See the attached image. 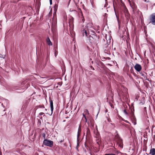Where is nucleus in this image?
<instances>
[{"instance_id": "nucleus-28", "label": "nucleus", "mask_w": 155, "mask_h": 155, "mask_svg": "<svg viewBox=\"0 0 155 155\" xmlns=\"http://www.w3.org/2000/svg\"><path fill=\"white\" fill-rule=\"evenodd\" d=\"M90 67L91 68L92 70H94V68L93 67H92V66H90Z\"/></svg>"}, {"instance_id": "nucleus-9", "label": "nucleus", "mask_w": 155, "mask_h": 155, "mask_svg": "<svg viewBox=\"0 0 155 155\" xmlns=\"http://www.w3.org/2000/svg\"><path fill=\"white\" fill-rule=\"evenodd\" d=\"M46 42L48 45L49 46L52 45V42L51 41L49 38L48 37L46 40Z\"/></svg>"}, {"instance_id": "nucleus-8", "label": "nucleus", "mask_w": 155, "mask_h": 155, "mask_svg": "<svg viewBox=\"0 0 155 155\" xmlns=\"http://www.w3.org/2000/svg\"><path fill=\"white\" fill-rule=\"evenodd\" d=\"M49 102L50 103L51 109V114H52L54 109L53 102V101L50 97L49 98Z\"/></svg>"}, {"instance_id": "nucleus-15", "label": "nucleus", "mask_w": 155, "mask_h": 155, "mask_svg": "<svg viewBox=\"0 0 155 155\" xmlns=\"http://www.w3.org/2000/svg\"><path fill=\"white\" fill-rule=\"evenodd\" d=\"M142 99L143 100V101L140 102V103L141 104H143L144 103L145 98L143 97L142 98Z\"/></svg>"}, {"instance_id": "nucleus-31", "label": "nucleus", "mask_w": 155, "mask_h": 155, "mask_svg": "<svg viewBox=\"0 0 155 155\" xmlns=\"http://www.w3.org/2000/svg\"><path fill=\"white\" fill-rule=\"evenodd\" d=\"M86 112H87V113L88 114H89L88 111V110H86Z\"/></svg>"}, {"instance_id": "nucleus-22", "label": "nucleus", "mask_w": 155, "mask_h": 155, "mask_svg": "<svg viewBox=\"0 0 155 155\" xmlns=\"http://www.w3.org/2000/svg\"><path fill=\"white\" fill-rule=\"evenodd\" d=\"M124 112L126 114H128L127 113V111H126V110H124Z\"/></svg>"}, {"instance_id": "nucleus-25", "label": "nucleus", "mask_w": 155, "mask_h": 155, "mask_svg": "<svg viewBox=\"0 0 155 155\" xmlns=\"http://www.w3.org/2000/svg\"><path fill=\"white\" fill-rule=\"evenodd\" d=\"M44 114V113H43V112H41V113H39V115H43V114Z\"/></svg>"}, {"instance_id": "nucleus-29", "label": "nucleus", "mask_w": 155, "mask_h": 155, "mask_svg": "<svg viewBox=\"0 0 155 155\" xmlns=\"http://www.w3.org/2000/svg\"><path fill=\"white\" fill-rule=\"evenodd\" d=\"M84 21H85V19H84V18H83V19H82V22H84Z\"/></svg>"}, {"instance_id": "nucleus-33", "label": "nucleus", "mask_w": 155, "mask_h": 155, "mask_svg": "<svg viewBox=\"0 0 155 155\" xmlns=\"http://www.w3.org/2000/svg\"><path fill=\"white\" fill-rule=\"evenodd\" d=\"M2 78L1 76H0V80H1V79H2Z\"/></svg>"}, {"instance_id": "nucleus-4", "label": "nucleus", "mask_w": 155, "mask_h": 155, "mask_svg": "<svg viewBox=\"0 0 155 155\" xmlns=\"http://www.w3.org/2000/svg\"><path fill=\"white\" fill-rule=\"evenodd\" d=\"M82 34L83 36L84 35V34L86 36H87V35L90 34V31L88 29V28L85 27L83 29V30L81 31Z\"/></svg>"}, {"instance_id": "nucleus-2", "label": "nucleus", "mask_w": 155, "mask_h": 155, "mask_svg": "<svg viewBox=\"0 0 155 155\" xmlns=\"http://www.w3.org/2000/svg\"><path fill=\"white\" fill-rule=\"evenodd\" d=\"M149 23L155 25V13L151 14L149 17Z\"/></svg>"}, {"instance_id": "nucleus-36", "label": "nucleus", "mask_w": 155, "mask_h": 155, "mask_svg": "<svg viewBox=\"0 0 155 155\" xmlns=\"http://www.w3.org/2000/svg\"><path fill=\"white\" fill-rule=\"evenodd\" d=\"M2 106H3V104H2Z\"/></svg>"}, {"instance_id": "nucleus-20", "label": "nucleus", "mask_w": 155, "mask_h": 155, "mask_svg": "<svg viewBox=\"0 0 155 155\" xmlns=\"http://www.w3.org/2000/svg\"><path fill=\"white\" fill-rule=\"evenodd\" d=\"M81 135V133H78V135H77V137H78V138L80 137V136Z\"/></svg>"}, {"instance_id": "nucleus-18", "label": "nucleus", "mask_w": 155, "mask_h": 155, "mask_svg": "<svg viewBox=\"0 0 155 155\" xmlns=\"http://www.w3.org/2000/svg\"><path fill=\"white\" fill-rule=\"evenodd\" d=\"M42 137H43V138L44 139H45V137H46L45 134V133H43L42 134Z\"/></svg>"}, {"instance_id": "nucleus-13", "label": "nucleus", "mask_w": 155, "mask_h": 155, "mask_svg": "<svg viewBox=\"0 0 155 155\" xmlns=\"http://www.w3.org/2000/svg\"><path fill=\"white\" fill-rule=\"evenodd\" d=\"M5 57V55H2L0 54V60H1L2 59H4Z\"/></svg>"}, {"instance_id": "nucleus-30", "label": "nucleus", "mask_w": 155, "mask_h": 155, "mask_svg": "<svg viewBox=\"0 0 155 155\" xmlns=\"http://www.w3.org/2000/svg\"><path fill=\"white\" fill-rule=\"evenodd\" d=\"M85 122H87V118H86V119H85Z\"/></svg>"}, {"instance_id": "nucleus-12", "label": "nucleus", "mask_w": 155, "mask_h": 155, "mask_svg": "<svg viewBox=\"0 0 155 155\" xmlns=\"http://www.w3.org/2000/svg\"><path fill=\"white\" fill-rule=\"evenodd\" d=\"M114 139L116 141L120 139H121L120 137L119 134L117 133V134L115 135L114 137Z\"/></svg>"}, {"instance_id": "nucleus-21", "label": "nucleus", "mask_w": 155, "mask_h": 155, "mask_svg": "<svg viewBox=\"0 0 155 155\" xmlns=\"http://www.w3.org/2000/svg\"><path fill=\"white\" fill-rule=\"evenodd\" d=\"M26 81H25L22 82V84L24 85V84H25L26 83Z\"/></svg>"}, {"instance_id": "nucleus-27", "label": "nucleus", "mask_w": 155, "mask_h": 155, "mask_svg": "<svg viewBox=\"0 0 155 155\" xmlns=\"http://www.w3.org/2000/svg\"><path fill=\"white\" fill-rule=\"evenodd\" d=\"M50 4L51 5L52 4V0H50Z\"/></svg>"}, {"instance_id": "nucleus-1", "label": "nucleus", "mask_w": 155, "mask_h": 155, "mask_svg": "<svg viewBox=\"0 0 155 155\" xmlns=\"http://www.w3.org/2000/svg\"><path fill=\"white\" fill-rule=\"evenodd\" d=\"M43 143L44 145L50 147H52L53 145V141L47 139L44 140Z\"/></svg>"}, {"instance_id": "nucleus-11", "label": "nucleus", "mask_w": 155, "mask_h": 155, "mask_svg": "<svg viewBox=\"0 0 155 155\" xmlns=\"http://www.w3.org/2000/svg\"><path fill=\"white\" fill-rule=\"evenodd\" d=\"M130 5L132 9H134V10H135L136 9L137 6L134 3H133L132 4H130Z\"/></svg>"}, {"instance_id": "nucleus-7", "label": "nucleus", "mask_w": 155, "mask_h": 155, "mask_svg": "<svg viewBox=\"0 0 155 155\" xmlns=\"http://www.w3.org/2000/svg\"><path fill=\"white\" fill-rule=\"evenodd\" d=\"M116 141H117V143L118 144L119 146L120 147L122 148L123 147L122 140L121 138Z\"/></svg>"}, {"instance_id": "nucleus-26", "label": "nucleus", "mask_w": 155, "mask_h": 155, "mask_svg": "<svg viewBox=\"0 0 155 155\" xmlns=\"http://www.w3.org/2000/svg\"><path fill=\"white\" fill-rule=\"evenodd\" d=\"M83 117L85 119H86V117L84 114H83Z\"/></svg>"}, {"instance_id": "nucleus-35", "label": "nucleus", "mask_w": 155, "mask_h": 155, "mask_svg": "<svg viewBox=\"0 0 155 155\" xmlns=\"http://www.w3.org/2000/svg\"><path fill=\"white\" fill-rule=\"evenodd\" d=\"M106 47H107V46H108V44H106Z\"/></svg>"}, {"instance_id": "nucleus-19", "label": "nucleus", "mask_w": 155, "mask_h": 155, "mask_svg": "<svg viewBox=\"0 0 155 155\" xmlns=\"http://www.w3.org/2000/svg\"><path fill=\"white\" fill-rule=\"evenodd\" d=\"M58 54V51L56 50V49L55 50V56H56Z\"/></svg>"}, {"instance_id": "nucleus-24", "label": "nucleus", "mask_w": 155, "mask_h": 155, "mask_svg": "<svg viewBox=\"0 0 155 155\" xmlns=\"http://www.w3.org/2000/svg\"><path fill=\"white\" fill-rule=\"evenodd\" d=\"M40 107L42 108H45V106L44 105H42L41 106H40Z\"/></svg>"}, {"instance_id": "nucleus-10", "label": "nucleus", "mask_w": 155, "mask_h": 155, "mask_svg": "<svg viewBox=\"0 0 155 155\" xmlns=\"http://www.w3.org/2000/svg\"><path fill=\"white\" fill-rule=\"evenodd\" d=\"M149 154H151V155H155V148H151L150 150Z\"/></svg>"}, {"instance_id": "nucleus-34", "label": "nucleus", "mask_w": 155, "mask_h": 155, "mask_svg": "<svg viewBox=\"0 0 155 155\" xmlns=\"http://www.w3.org/2000/svg\"><path fill=\"white\" fill-rule=\"evenodd\" d=\"M79 143L78 142L77 143V147H78V146H79Z\"/></svg>"}, {"instance_id": "nucleus-17", "label": "nucleus", "mask_w": 155, "mask_h": 155, "mask_svg": "<svg viewBox=\"0 0 155 155\" xmlns=\"http://www.w3.org/2000/svg\"><path fill=\"white\" fill-rule=\"evenodd\" d=\"M104 155H117L114 153H109L107 154H106Z\"/></svg>"}, {"instance_id": "nucleus-16", "label": "nucleus", "mask_w": 155, "mask_h": 155, "mask_svg": "<svg viewBox=\"0 0 155 155\" xmlns=\"http://www.w3.org/2000/svg\"><path fill=\"white\" fill-rule=\"evenodd\" d=\"M74 3L76 5V6L78 7L77 3L79 2V0H78L77 1H75V0H74Z\"/></svg>"}, {"instance_id": "nucleus-5", "label": "nucleus", "mask_w": 155, "mask_h": 155, "mask_svg": "<svg viewBox=\"0 0 155 155\" xmlns=\"http://www.w3.org/2000/svg\"><path fill=\"white\" fill-rule=\"evenodd\" d=\"M134 68L136 71L140 72L142 69L141 66L139 64H136L134 66Z\"/></svg>"}, {"instance_id": "nucleus-14", "label": "nucleus", "mask_w": 155, "mask_h": 155, "mask_svg": "<svg viewBox=\"0 0 155 155\" xmlns=\"http://www.w3.org/2000/svg\"><path fill=\"white\" fill-rule=\"evenodd\" d=\"M81 131V127L80 126H79L78 130V133H80Z\"/></svg>"}, {"instance_id": "nucleus-32", "label": "nucleus", "mask_w": 155, "mask_h": 155, "mask_svg": "<svg viewBox=\"0 0 155 155\" xmlns=\"http://www.w3.org/2000/svg\"><path fill=\"white\" fill-rule=\"evenodd\" d=\"M63 141H64V140H61V141H60V142L61 143V142H63Z\"/></svg>"}, {"instance_id": "nucleus-6", "label": "nucleus", "mask_w": 155, "mask_h": 155, "mask_svg": "<svg viewBox=\"0 0 155 155\" xmlns=\"http://www.w3.org/2000/svg\"><path fill=\"white\" fill-rule=\"evenodd\" d=\"M86 139H87V138H89L90 137L91 134L90 130L88 128H87L86 129Z\"/></svg>"}, {"instance_id": "nucleus-23", "label": "nucleus", "mask_w": 155, "mask_h": 155, "mask_svg": "<svg viewBox=\"0 0 155 155\" xmlns=\"http://www.w3.org/2000/svg\"><path fill=\"white\" fill-rule=\"evenodd\" d=\"M90 32H91V33H95V32H94V31H92L91 30H89Z\"/></svg>"}, {"instance_id": "nucleus-37", "label": "nucleus", "mask_w": 155, "mask_h": 155, "mask_svg": "<svg viewBox=\"0 0 155 155\" xmlns=\"http://www.w3.org/2000/svg\"><path fill=\"white\" fill-rule=\"evenodd\" d=\"M45 110H47V109H45Z\"/></svg>"}, {"instance_id": "nucleus-3", "label": "nucleus", "mask_w": 155, "mask_h": 155, "mask_svg": "<svg viewBox=\"0 0 155 155\" xmlns=\"http://www.w3.org/2000/svg\"><path fill=\"white\" fill-rule=\"evenodd\" d=\"M93 36L90 35L89 41L92 44H95L97 43V41L96 39L97 38V36L95 35L94 34H91Z\"/></svg>"}]
</instances>
